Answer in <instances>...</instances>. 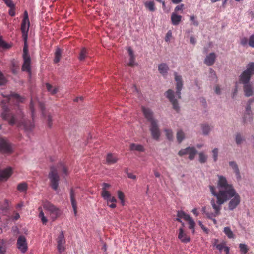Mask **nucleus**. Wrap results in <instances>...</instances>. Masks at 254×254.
Segmentation results:
<instances>
[{"instance_id": "nucleus-1", "label": "nucleus", "mask_w": 254, "mask_h": 254, "mask_svg": "<svg viewBox=\"0 0 254 254\" xmlns=\"http://www.w3.org/2000/svg\"><path fill=\"white\" fill-rule=\"evenodd\" d=\"M23 98L18 94L11 93L6 97L5 100L1 102L2 112L1 114L2 118L7 121L9 124H16L18 127H23L26 131H31L34 127L33 121H26L24 119L22 109L18 104L22 102Z\"/></svg>"}, {"instance_id": "nucleus-2", "label": "nucleus", "mask_w": 254, "mask_h": 254, "mask_svg": "<svg viewBox=\"0 0 254 254\" xmlns=\"http://www.w3.org/2000/svg\"><path fill=\"white\" fill-rule=\"evenodd\" d=\"M217 188L221 189L222 193L224 197H227V201L231 199L228 205L230 210L235 209L240 203V197L236 193L233 186L229 184L226 178L222 176H218Z\"/></svg>"}, {"instance_id": "nucleus-3", "label": "nucleus", "mask_w": 254, "mask_h": 254, "mask_svg": "<svg viewBox=\"0 0 254 254\" xmlns=\"http://www.w3.org/2000/svg\"><path fill=\"white\" fill-rule=\"evenodd\" d=\"M210 191L212 194L216 197L217 201L216 202L214 199L211 200V204L214 210V212L210 213L206 211V207H203L202 209L203 213L205 214L207 218L209 219H212L219 215L220 211L221 209V205L225 202L227 201V197H224L222 194L221 189H218V192L215 191V188L213 186H209Z\"/></svg>"}, {"instance_id": "nucleus-4", "label": "nucleus", "mask_w": 254, "mask_h": 254, "mask_svg": "<svg viewBox=\"0 0 254 254\" xmlns=\"http://www.w3.org/2000/svg\"><path fill=\"white\" fill-rule=\"evenodd\" d=\"M254 74V63L251 62L247 66L246 69L240 76V81L244 84V90L246 96H251L253 94V87L249 82L251 76Z\"/></svg>"}, {"instance_id": "nucleus-5", "label": "nucleus", "mask_w": 254, "mask_h": 254, "mask_svg": "<svg viewBox=\"0 0 254 254\" xmlns=\"http://www.w3.org/2000/svg\"><path fill=\"white\" fill-rule=\"evenodd\" d=\"M142 110L145 117L151 122L150 130L152 137L155 140H158L160 137V133L157 122L153 118L152 112L150 109L144 107H142Z\"/></svg>"}, {"instance_id": "nucleus-6", "label": "nucleus", "mask_w": 254, "mask_h": 254, "mask_svg": "<svg viewBox=\"0 0 254 254\" xmlns=\"http://www.w3.org/2000/svg\"><path fill=\"white\" fill-rule=\"evenodd\" d=\"M48 178L50 180V186L54 190H57L59 187L60 176L58 172L57 168L55 166L50 167L48 174Z\"/></svg>"}, {"instance_id": "nucleus-7", "label": "nucleus", "mask_w": 254, "mask_h": 254, "mask_svg": "<svg viewBox=\"0 0 254 254\" xmlns=\"http://www.w3.org/2000/svg\"><path fill=\"white\" fill-rule=\"evenodd\" d=\"M43 206L44 209L49 212L51 217L53 220L61 214V210L49 201L45 202Z\"/></svg>"}, {"instance_id": "nucleus-8", "label": "nucleus", "mask_w": 254, "mask_h": 254, "mask_svg": "<svg viewBox=\"0 0 254 254\" xmlns=\"http://www.w3.org/2000/svg\"><path fill=\"white\" fill-rule=\"evenodd\" d=\"M0 152L2 153L10 154L12 152V147L8 141L0 137Z\"/></svg>"}, {"instance_id": "nucleus-9", "label": "nucleus", "mask_w": 254, "mask_h": 254, "mask_svg": "<svg viewBox=\"0 0 254 254\" xmlns=\"http://www.w3.org/2000/svg\"><path fill=\"white\" fill-rule=\"evenodd\" d=\"M17 247L23 253L26 252L28 247L25 236L20 235L18 237L17 240Z\"/></svg>"}, {"instance_id": "nucleus-10", "label": "nucleus", "mask_w": 254, "mask_h": 254, "mask_svg": "<svg viewBox=\"0 0 254 254\" xmlns=\"http://www.w3.org/2000/svg\"><path fill=\"white\" fill-rule=\"evenodd\" d=\"M197 151L194 147H187L185 149H182L178 152L179 155L182 156L185 154H189L190 160H193Z\"/></svg>"}, {"instance_id": "nucleus-11", "label": "nucleus", "mask_w": 254, "mask_h": 254, "mask_svg": "<svg viewBox=\"0 0 254 254\" xmlns=\"http://www.w3.org/2000/svg\"><path fill=\"white\" fill-rule=\"evenodd\" d=\"M103 198L107 201L108 206L111 208H115L117 206L116 203L117 199L114 196L111 195L110 192L108 194L101 195Z\"/></svg>"}, {"instance_id": "nucleus-12", "label": "nucleus", "mask_w": 254, "mask_h": 254, "mask_svg": "<svg viewBox=\"0 0 254 254\" xmlns=\"http://www.w3.org/2000/svg\"><path fill=\"white\" fill-rule=\"evenodd\" d=\"M29 25V21H22L20 29L22 32V37L25 42L27 41Z\"/></svg>"}, {"instance_id": "nucleus-13", "label": "nucleus", "mask_w": 254, "mask_h": 254, "mask_svg": "<svg viewBox=\"0 0 254 254\" xmlns=\"http://www.w3.org/2000/svg\"><path fill=\"white\" fill-rule=\"evenodd\" d=\"M166 95L167 98L169 99L170 101L172 104L174 109L177 111H178L179 110V106L177 100L174 99V93L173 91L171 89L168 90L166 92Z\"/></svg>"}, {"instance_id": "nucleus-14", "label": "nucleus", "mask_w": 254, "mask_h": 254, "mask_svg": "<svg viewBox=\"0 0 254 254\" xmlns=\"http://www.w3.org/2000/svg\"><path fill=\"white\" fill-rule=\"evenodd\" d=\"M23 63L22 66V70L27 72L30 76L31 74V58L30 57L23 58Z\"/></svg>"}, {"instance_id": "nucleus-15", "label": "nucleus", "mask_w": 254, "mask_h": 254, "mask_svg": "<svg viewBox=\"0 0 254 254\" xmlns=\"http://www.w3.org/2000/svg\"><path fill=\"white\" fill-rule=\"evenodd\" d=\"M175 80L176 82V95L178 98H181V90L183 87L182 82V77L181 76L178 75L176 72L174 73Z\"/></svg>"}, {"instance_id": "nucleus-16", "label": "nucleus", "mask_w": 254, "mask_h": 254, "mask_svg": "<svg viewBox=\"0 0 254 254\" xmlns=\"http://www.w3.org/2000/svg\"><path fill=\"white\" fill-rule=\"evenodd\" d=\"M178 239L184 243H187L190 241V238L184 232L183 227L179 229Z\"/></svg>"}, {"instance_id": "nucleus-17", "label": "nucleus", "mask_w": 254, "mask_h": 254, "mask_svg": "<svg viewBox=\"0 0 254 254\" xmlns=\"http://www.w3.org/2000/svg\"><path fill=\"white\" fill-rule=\"evenodd\" d=\"M70 197L72 206L73 209L74 215L76 216L77 214V203L75 200V190L71 188L70 191Z\"/></svg>"}, {"instance_id": "nucleus-18", "label": "nucleus", "mask_w": 254, "mask_h": 254, "mask_svg": "<svg viewBox=\"0 0 254 254\" xmlns=\"http://www.w3.org/2000/svg\"><path fill=\"white\" fill-rule=\"evenodd\" d=\"M216 56L214 53H211L206 56L205 59L204 63L208 66H211L215 62Z\"/></svg>"}, {"instance_id": "nucleus-19", "label": "nucleus", "mask_w": 254, "mask_h": 254, "mask_svg": "<svg viewBox=\"0 0 254 254\" xmlns=\"http://www.w3.org/2000/svg\"><path fill=\"white\" fill-rule=\"evenodd\" d=\"M182 16L177 14L176 12H173L171 16L172 24L174 25H178L182 20Z\"/></svg>"}, {"instance_id": "nucleus-20", "label": "nucleus", "mask_w": 254, "mask_h": 254, "mask_svg": "<svg viewBox=\"0 0 254 254\" xmlns=\"http://www.w3.org/2000/svg\"><path fill=\"white\" fill-rule=\"evenodd\" d=\"M9 201L5 199L3 203L0 202V214H5L8 210Z\"/></svg>"}, {"instance_id": "nucleus-21", "label": "nucleus", "mask_w": 254, "mask_h": 254, "mask_svg": "<svg viewBox=\"0 0 254 254\" xmlns=\"http://www.w3.org/2000/svg\"><path fill=\"white\" fill-rule=\"evenodd\" d=\"M118 158L117 155L112 153H108L107 155L106 161L109 164H114L117 162Z\"/></svg>"}, {"instance_id": "nucleus-22", "label": "nucleus", "mask_w": 254, "mask_h": 254, "mask_svg": "<svg viewBox=\"0 0 254 254\" xmlns=\"http://www.w3.org/2000/svg\"><path fill=\"white\" fill-rule=\"evenodd\" d=\"M216 248L218 249L220 252H222V251L224 250L226 253L225 254H229L230 249L229 247L226 246L225 242H223L219 244L216 246Z\"/></svg>"}, {"instance_id": "nucleus-23", "label": "nucleus", "mask_w": 254, "mask_h": 254, "mask_svg": "<svg viewBox=\"0 0 254 254\" xmlns=\"http://www.w3.org/2000/svg\"><path fill=\"white\" fill-rule=\"evenodd\" d=\"M64 237V233L61 232V235L57 239L58 249L59 252L61 253L64 251V247L63 245V238Z\"/></svg>"}, {"instance_id": "nucleus-24", "label": "nucleus", "mask_w": 254, "mask_h": 254, "mask_svg": "<svg viewBox=\"0 0 254 254\" xmlns=\"http://www.w3.org/2000/svg\"><path fill=\"white\" fill-rule=\"evenodd\" d=\"M169 70V67L166 64L162 63L158 65V70L163 75L167 74Z\"/></svg>"}, {"instance_id": "nucleus-25", "label": "nucleus", "mask_w": 254, "mask_h": 254, "mask_svg": "<svg viewBox=\"0 0 254 254\" xmlns=\"http://www.w3.org/2000/svg\"><path fill=\"white\" fill-rule=\"evenodd\" d=\"M130 150L131 151H137L143 152L144 151V147L140 144L131 143L129 146Z\"/></svg>"}, {"instance_id": "nucleus-26", "label": "nucleus", "mask_w": 254, "mask_h": 254, "mask_svg": "<svg viewBox=\"0 0 254 254\" xmlns=\"http://www.w3.org/2000/svg\"><path fill=\"white\" fill-rule=\"evenodd\" d=\"M127 51L128 52L129 56L130 57L128 65L130 66H133L135 64V61H134L135 58L134 56L133 51L130 47H128L127 48Z\"/></svg>"}, {"instance_id": "nucleus-27", "label": "nucleus", "mask_w": 254, "mask_h": 254, "mask_svg": "<svg viewBox=\"0 0 254 254\" xmlns=\"http://www.w3.org/2000/svg\"><path fill=\"white\" fill-rule=\"evenodd\" d=\"M230 165L231 166V167L234 169V171L235 173H236L237 178L238 180H240L241 179V176L238 167L236 163L234 162H230L229 163Z\"/></svg>"}, {"instance_id": "nucleus-28", "label": "nucleus", "mask_w": 254, "mask_h": 254, "mask_svg": "<svg viewBox=\"0 0 254 254\" xmlns=\"http://www.w3.org/2000/svg\"><path fill=\"white\" fill-rule=\"evenodd\" d=\"M61 53L62 50L59 48H57L55 52V58L54 59V62L55 63H58L60 61Z\"/></svg>"}, {"instance_id": "nucleus-29", "label": "nucleus", "mask_w": 254, "mask_h": 254, "mask_svg": "<svg viewBox=\"0 0 254 254\" xmlns=\"http://www.w3.org/2000/svg\"><path fill=\"white\" fill-rule=\"evenodd\" d=\"M189 224V228L192 230V232L193 234H194L195 233V223L194 221L193 220V219L190 217L187 220H186Z\"/></svg>"}, {"instance_id": "nucleus-30", "label": "nucleus", "mask_w": 254, "mask_h": 254, "mask_svg": "<svg viewBox=\"0 0 254 254\" xmlns=\"http://www.w3.org/2000/svg\"><path fill=\"white\" fill-rule=\"evenodd\" d=\"M224 233L230 239L234 238V234L229 227H225L224 228Z\"/></svg>"}, {"instance_id": "nucleus-31", "label": "nucleus", "mask_w": 254, "mask_h": 254, "mask_svg": "<svg viewBox=\"0 0 254 254\" xmlns=\"http://www.w3.org/2000/svg\"><path fill=\"white\" fill-rule=\"evenodd\" d=\"M117 194L122 205L124 206L125 205V195L124 193L121 190H118Z\"/></svg>"}, {"instance_id": "nucleus-32", "label": "nucleus", "mask_w": 254, "mask_h": 254, "mask_svg": "<svg viewBox=\"0 0 254 254\" xmlns=\"http://www.w3.org/2000/svg\"><path fill=\"white\" fill-rule=\"evenodd\" d=\"M102 190L101 192V195L103 194H108V193L110 192L108 191V189L111 187V185L109 183H104L102 184Z\"/></svg>"}, {"instance_id": "nucleus-33", "label": "nucleus", "mask_w": 254, "mask_h": 254, "mask_svg": "<svg viewBox=\"0 0 254 254\" xmlns=\"http://www.w3.org/2000/svg\"><path fill=\"white\" fill-rule=\"evenodd\" d=\"M27 185L26 183H21L18 184L17 186V189L20 192H24L26 191L27 190Z\"/></svg>"}, {"instance_id": "nucleus-34", "label": "nucleus", "mask_w": 254, "mask_h": 254, "mask_svg": "<svg viewBox=\"0 0 254 254\" xmlns=\"http://www.w3.org/2000/svg\"><path fill=\"white\" fill-rule=\"evenodd\" d=\"M88 54L87 50L85 48H83L79 54V59L80 61L85 60Z\"/></svg>"}, {"instance_id": "nucleus-35", "label": "nucleus", "mask_w": 254, "mask_h": 254, "mask_svg": "<svg viewBox=\"0 0 254 254\" xmlns=\"http://www.w3.org/2000/svg\"><path fill=\"white\" fill-rule=\"evenodd\" d=\"M38 210L39 211V217L41 219L42 223L43 224H46L48 220L47 218L45 217L44 214L42 211V208L41 207H39Z\"/></svg>"}, {"instance_id": "nucleus-36", "label": "nucleus", "mask_w": 254, "mask_h": 254, "mask_svg": "<svg viewBox=\"0 0 254 254\" xmlns=\"http://www.w3.org/2000/svg\"><path fill=\"white\" fill-rule=\"evenodd\" d=\"M46 87L48 91H49L51 94H55L57 92L58 89L56 88L53 87L49 83H46Z\"/></svg>"}, {"instance_id": "nucleus-37", "label": "nucleus", "mask_w": 254, "mask_h": 254, "mask_svg": "<svg viewBox=\"0 0 254 254\" xmlns=\"http://www.w3.org/2000/svg\"><path fill=\"white\" fill-rule=\"evenodd\" d=\"M145 6L149 11H154L155 10V7L154 2L148 1L145 3Z\"/></svg>"}, {"instance_id": "nucleus-38", "label": "nucleus", "mask_w": 254, "mask_h": 254, "mask_svg": "<svg viewBox=\"0 0 254 254\" xmlns=\"http://www.w3.org/2000/svg\"><path fill=\"white\" fill-rule=\"evenodd\" d=\"M11 47V45L7 43L2 39V37L0 36V48H2L3 49H8Z\"/></svg>"}, {"instance_id": "nucleus-39", "label": "nucleus", "mask_w": 254, "mask_h": 254, "mask_svg": "<svg viewBox=\"0 0 254 254\" xmlns=\"http://www.w3.org/2000/svg\"><path fill=\"white\" fill-rule=\"evenodd\" d=\"M239 248L242 254H246L249 251L248 246L245 244H240Z\"/></svg>"}, {"instance_id": "nucleus-40", "label": "nucleus", "mask_w": 254, "mask_h": 254, "mask_svg": "<svg viewBox=\"0 0 254 254\" xmlns=\"http://www.w3.org/2000/svg\"><path fill=\"white\" fill-rule=\"evenodd\" d=\"M177 217L183 218L186 221L190 216L186 214L184 212L180 211L178 212Z\"/></svg>"}, {"instance_id": "nucleus-41", "label": "nucleus", "mask_w": 254, "mask_h": 254, "mask_svg": "<svg viewBox=\"0 0 254 254\" xmlns=\"http://www.w3.org/2000/svg\"><path fill=\"white\" fill-rule=\"evenodd\" d=\"M36 102H35L32 99H31V102H30V106H29V108H30V111H31V116H32V118L33 119L34 118V105H35Z\"/></svg>"}, {"instance_id": "nucleus-42", "label": "nucleus", "mask_w": 254, "mask_h": 254, "mask_svg": "<svg viewBox=\"0 0 254 254\" xmlns=\"http://www.w3.org/2000/svg\"><path fill=\"white\" fill-rule=\"evenodd\" d=\"M6 252V247L4 242L0 240V254H5Z\"/></svg>"}, {"instance_id": "nucleus-43", "label": "nucleus", "mask_w": 254, "mask_h": 254, "mask_svg": "<svg viewBox=\"0 0 254 254\" xmlns=\"http://www.w3.org/2000/svg\"><path fill=\"white\" fill-rule=\"evenodd\" d=\"M177 138L179 143H180L184 138V134L181 130L178 131Z\"/></svg>"}, {"instance_id": "nucleus-44", "label": "nucleus", "mask_w": 254, "mask_h": 254, "mask_svg": "<svg viewBox=\"0 0 254 254\" xmlns=\"http://www.w3.org/2000/svg\"><path fill=\"white\" fill-rule=\"evenodd\" d=\"M26 57H30L28 55V48H27V41L26 42H25V41H24V46L23 48V58H26Z\"/></svg>"}, {"instance_id": "nucleus-45", "label": "nucleus", "mask_w": 254, "mask_h": 254, "mask_svg": "<svg viewBox=\"0 0 254 254\" xmlns=\"http://www.w3.org/2000/svg\"><path fill=\"white\" fill-rule=\"evenodd\" d=\"M199 161L201 163H205L207 160V156L204 153L201 152L199 154Z\"/></svg>"}, {"instance_id": "nucleus-46", "label": "nucleus", "mask_w": 254, "mask_h": 254, "mask_svg": "<svg viewBox=\"0 0 254 254\" xmlns=\"http://www.w3.org/2000/svg\"><path fill=\"white\" fill-rule=\"evenodd\" d=\"M6 82V79L3 74L0 71V85H4Z\"/></svg>"}, {"instance_id": "nucleus-47", "label": "nucleus", "mask_w": 254, "mask_h": 254, "mask_svg": "<svg viewBox=\"0 0 254 254\" xmlns=\"http://www.w3.org/2000/svg\"><path fill=\"white\" fill-rule=\"evenodd\" d=\"M166 135L168 139L171 140L173 138V133L171 130H165Z\"/></svg>"}, {"instance_id": "nucleus-48", "label": "nucleus", "mask_w": 254, "mask_h": 254, "mask_svg": "<svg viewBox=\"0 0 254 254\" xmlns=\"http://www.w3.org/2000/svg\"><path fill=\"white\" fill-rule=\"evenodd\" d=\"M249 45L250 47L254 48V34L252 35L249 38Z\"/></svg>"}, {"instance_id": "nucleus-49", "label": "nucleus", "mask_w": 254, "mask_h": 254, "mask_svg": "<svg viewBox=\"0 0 254 254\" xmlns=\"http://www.w3.org/2000/svg\"><path fill=\"white\" fill-rule=\"evenodd\" d=\"M38 106H39V108L41 110L42 114L43 117H45L46 115L44 113V104L43 103L40 102H38Z\"/></svg>"}, {"instance_id": "nucleus-50", "label": "nucleus", "mask_w": 254, "mask_h": 254, "mask_svg": "<svg viewBox=\"0 0 254 254\" xmlns=\"http://www.w3.org/2000/svg\"><path fill=\"white\" fill-rule=\"evenodd\" d=\"M10 8L8 13L11 16H14L15 14V4L13 3V7H9Z\"/></svg>"}, {"instance_id": "nucleus-51", "label": "nucleus", "mask_w": 254, "mask_h": 254, "mask_svg": "<svg viewBox=\"0 0 254 254\" xmlns=\"http://www.w3.org/2000/svg\"><path fill=\"white\" fill-rule=\"evenodd\" d=\"M212 153H213V157L214 161L215 162H216L217 160V157H218V149L217 148L214 149L212 151Z\"/></svg>"}, {"instance_id": "nucleus-52", "label": "nucleus", "mask_w": 254, "mask_h": 254, "mask_svg": "<svg viewBox=\"0 0 254 254\" xmlns=\"http://www.w3.org/2000/svg\"><path fill=\"white\" fill-rule=\"evenodd\" d=\"M7 7H13V2L12 0H2Z\"/></svg>"}, {"instance_id": "nucleus-53", "label": "nucleus", "mask_w": 254, "mask_h": 254, "mask_svg": "<svg viewBox=\"0 0 254 254\" xmlns=\"http://www.w3.org/2000/svg\"><path fill=\"white\" fill-rule=\"evenodd\" d=\"M240 43L243 46H246L249 44L248 39L246 37H243L241 39Z\"/></svg>"}, {"instance_id": "nucleus-54", "label": "nucleus", "mask_w": 254, "mask_h": 254, "mask_svg": "<svg viewBox=\"0 0 254 254\" xmlns=\"http://www.w3.org/2000/svg\"><path fill=\"white\" fill-rule=\"evenodd\" d=\"M202 130L204 134H207L210 130V127L208 126L204 125L202 127Z\"/></svg>"}, {"instance_id": "nucleus-55", "label": "nucleus", "mask_w": 254, "mask_h": 254, "mask_svg": "<svg viewBox=\"0 0 254 254\" xmlns=\"http://www.w3.org/2000/svg\"><path fill=\"white\" fill-rule=\"evenodd\" d=\"M171 37H172V32H171V31L169 30L167 33L166 37H165L166 41H167V42L169 41Z\"/></svg>"}, {"instance_id": "nucleus-56", "label": "nucleus", "mask_w": 254, "mask_h": 254, "mask_svg": "<svg viewBox=\"0 0 254 254\" xmlns=\"http://www.w3.org/2000/svg\"><path fill=\"white\" fill-rule=\"evenodd\" d=\"M249 116V118L251 119V111L250 110V105H249L247 108H246V117L247 116Z\"/></svg>"}, {"instance_id": "nucleus-57", "label": "nucleus", "mask_w": 254, "mask_h": 254, "mask_svg": "<svg viewBox=\"0 0 254 254\" xmlns=\"http://www.w3.org/2000/svg\"><path fill=\"white\" fill-rule=\"evenodd\" d=\"M242 140H243V139H242V137L240 136V135H239V134L237 135V136L236 137V143L238 144H239L242 142Z\"/></svg>"}, {"instance_id": "nucleus-58", "label": "nucleus", "mask_w": 254, "mask_h": 254, "mask_svg": "<svg viewBox=\"0 0 254 254\" xmlns=\"http://www.w3.org/2000/svg\"><path fill=\"white\" fill-rule=\"evenodd\" d=\"M22 21H29V18H28V14L27 11H25L24 12V16L23 18L22 19Z\"/></svg>"}, {"instance_id": "nucleus-59", "label": "nucleus", "mask_w": 254, "mask_h": 254, "mask_svg": "<svg viewBox=\"0 0 254 254\" xmlns=\"http://www.w3.org/2000/svg\"><path fill=\"white\" fill-rule=\"evenodd\" d=\"M184 4H182L179 5L177 6L175 8V12H176L179 11V10H182L183 9Z\"/></svg>"}, {"instance_id": "nucleus-60", "label": "nucleus", "mask_w": 254, "mask_h": 254, "mask_svg": "<svg viewBox=\"0 0 254 254\" xmlns=\"http://www.w3.org/2000/svg\"><path fill=\"white\" fill-rule=\"evenodd\" d=\"M48 126L50 127L52 126V119L50 115H48L47 117Z\"/></svg>"}, {"instance_id": "nucleus-61", "label": "nucleus", "mask_w": 254, "mask_h": 254, "mask_svg": "<svg viewBox=\"0 0 254 254\" xmlns=\"http://www.w3.org/2000/svg\"><path fill=\"white\" fill-rule=\"evenodd\" d=\"M190 20L192 21L193 22L194 24H195L196 25H198V22L195 20V16L194 15H192V16H190Z\"/></svg>"}, {"instance_id": "nucleus-62", "label": "nucleus", "mask_w": 254, "mask_h": 254, "mask_svg": "<svg viewBox=\"0 0 254 254\" xmlns=\"http://www.w3.org/2000/svg\"><path fill=\"white\" fill-rule=\"evenodd\" d=\"M218 242H219V240L218 239H214L213 240H212V244H213V246L215 247H216V246L218 245L219 244H218Z\"/></svg>"}, {"instance_id": "nucleus-63", "label": "nucleus", "mask_w": 254, "mask_h": 254, "mask_svg": "<svg viewBox=\"0 0 254 254\" xmlns=\"http://www.w3.org/2000/svg\"><path fill=\"white\" fill-rule=\"evenodd\" d=\"M127 175L129 178H130L132 179H136V176L135 175L133 174L132 173H127Z\"/></svg>"}, {"instance_id": "nucleus-64", "label": "nucleus", "mask_w": 254, "mask_h": 254, "mask_svg": "<svg viewBox=\"0 0 254 254\" xmlns=\"http://www.w3.org/2000/svg\"><path fill=\"white\" fill-rule=\"evenodd\" d=\"M20 218V215L19 213L16 212L14 213V215L13 217V219L15 220H18Z\"/></svg>"}]
</instances>
